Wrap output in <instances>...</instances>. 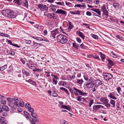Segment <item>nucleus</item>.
I'll return each instance as SVG.
<instances>
[{"label":"nucleus","instance_id":"nucleus-1","mask_svg":"<svg viewBox=\"0 0 124 124\" xmlns=\"http://www.w3.org/2000/svg\"><path fill=\"white\" fill-rule=\"evenodd\" d=\"M102 84V82L100 80H96L94 81H93L92 83L88 84L87 87L89 88H92V92H93L96 90H99L100 89H102V87H100Z\"/></svg>","mask_w":124,"mask_h":124},{"label":"nucleus","instance_id":"nucleus-2","mask_svg":"<svg viewBox=\"0 0 124 124\" xmlns=\"http://www.w3.org/2000/svg\"><path fill=\"white\" fill-rule=\"evenodd\" d=\"M1 13L4 16L9 18H15L16 16L15 12L10 10H3Z\"/></svg>","mask_w":124,"mask_h":124},{"label":"nucleus","instance_id":"nucleus-3","mask_svg":"<svg viewBox=\"0 0 124 124\" xmlns=\"http://www.w3.org/2000/svg\"><path fill=\"white\" fill-rule=\"evenodd\" d=\"M57 40L58 42L64 44L68 41V39L66 36L63 34H60L57 36Z\"/></svg>","mask_w":124,"mask_h":124},{"label":"nucleus","instance_id":"nucleus-4","mask_svg":"<svg viewBox=\"0 0 124 124\" xmlns=\"http://www.w3.org/2000/svg\"><path fill=\"white\" fill-rule=\"evenodd\" d=\"M103 75L104 79L107 81L109 80L113 77V75L112 74L104 72L103 73Z\"/></svg>","mask_w":124,"mask_h":124},{"label":"nucleus","instance_id":"nucleus-5","mask_svg":"<svg viewBox=\"0 0 124 124\" xmlns=\"http://www.w3.org/2000/svg\"><path fill=\"white\" fill-rule=\"evenodd\" d=\"M91 10L95 12L97 14H96V13H93L94 15L95 16L99 17L100 18L101 17L100 16H101V11L99 9L93 8V9H91Z\"/></svg>","mask_w":124,"mask_h":124},{"label":"nucleus","instance_id":"nucleus-6","mask_svg":"<svg viewBox=\"0 0 124 124\" xmlns=\"http://www.w3.org/2000/svg\"><path fill=\"white\" fill-rule=\"evenodd\" d=\"M37 6L38 8L41 11H43L44 10L47 11L48 10V8L46 6V5L39 4L37 5Z\"/></svg>","mask_w":124,"mask_h":124},{"label":"nucleus","instance_id":"nucleus-7","mask_svg":"<svg viewBox=\"0 0 124 124\" xmlns=\"http://www.w3.org/2000/svg\"><path fill=\"white\" fill-rule=\"evenodd\" d=\"M46 16L48 18L54 19H56L58 17V16L56 14L53 13H48L46 14Z\"/></svg>","mask_w":124,"mask_h":124},{"label":"nucleus","instance_id":"nucleus-8","mask_svg":"<svg viewBox=\"0 0 124 124\" xmlns=\"http://www.w3.org/2000/svg\"><path fill=\"white\" fill-rule=\"evenodd\" d=\"M84 79L86 81H87L88 83H87L86 84V86L87 87V85L88 84L91 83L93 81V80L91 77H90L88 76H85L84 77Z\"/></svg>","mask_w":124,"mask_h":124},{"label":"nucleus","instance_id":"nucleus-9","mask_svg":"<svg viewBox=\"0 0 124 124\" xmlns=\"http://www.w3.org/2000/svg\"><path fill=\"white\" fill-rule=\"evenodd\" d=\"M55 13L59 14H60L65 15L67 13L66 11L62 9H57V11L55 12Z\"/></svg>","mask_w":124,"mask_h":124},{"label":"nucleus","instance_id":"nucleus-10","mask_svg":"<svg viewBox=\"0 0 124 124\" xmlns=\"http://www.w3.org/2000/svg\"><path fill=\"white\" fill-rule=\"evenodd\" d=\"M5 117L0 116V123L1 124H8Z\"/></svg>","mask_w":124,"mask_h":124},{"label":"nucleus","instance_id":"nucleus-11","mask_svg":"<svg viewBox=\"0 0 124 124\" xmlns=\"http://www.w3.org/2000/svg\"><path fill=\"white\" fill-rule=\"evenodd\" d=\"M73 89L75 90H77V92H78L79 95L83 96L87 94V93L83 92L80 90L77 89L75 87H73Z\"/></svg>","mask_w":124,"mask_h":124},{"label":"nucleus","instance_id":"nucleus-12","mask_svg":"<svg viewBox=\"0 0 124 124\" xmlns=\"http://www.w3.org/2000/svg\"><path fill=\"white\" fill-rule=\"evenodd\" d=\"M114 93V92L110 93L108 95V97L114 100H116L117 98L115 97Z\"/></svg>","mask_w":124,"mask_h":124},{"label":"nucleus","instance_id":"nucleus-13","mask_svg":"<svg viewBox=\"0 0 124 124\" xmlns=\"http://www.w3.org/2000/svg\"><path fill=\"white\" fill-rule=\"evenodd\" d=\"M61 108H62L66 109L69 111L71 110V107L69 105H63L62 106Z\"/></svg>","mask_w":124,"mask_h":124},{"label":"nucleus","instance_id":"nucleus-14","mask_svg":"<svg viewBox=\"0 0 124 124\" xmlns=\"http://www.w3.org/2000/svg\"><path fill=\"white\" fill-rule=\"evenodd\" d=\"M107 60L108 62V64L109 65L111 66H113L115 64L116 62H113L111 60L108 58H107Z\"/></svg>","mask_w":124,"mask_h":124},{"label":"nucleus","instance_id":"nucleus-15","mask_svg":"<svg viewBox=\"0 0 124 124\" xmlns=\"http://www.w3.org/2000/svg\"><path fill=\"white\" fill-rule=\"evenodd\" d=\"M72 44V46L75 48L76 49H78L80 47L79 44L76 43L75 41H74V42H73Z\"/></svg>","mask_w":124,"mask_h":124},{"label":"nucleus","instance_id":"nucleus-16","mask_svg":"<svg viewBox=\"0 0 124 124\" xmlns=\"http://www.w3.org/2000/svg\"><path fill=\"white\" fill-rule=\"evenodd\" d=\"M32 38L35 39H36L39 41H46V39H43L42 38L40 37H37L36 36H33Z\"/></svg>","mask_w":124,"mask_h":124},{"label":"nucleus","instance_id":"nucleus-17","mask_svg":"<svg viewBox=\"0 0 124 124\" xmlns=\"http://www.w3.org/2000/svg\"><path fill=\"white\" fill-rule=\"evenodd\" d=\"M18 101L19 107L20 106L22 107H24V104L23 101L22 100L20 99H19Z\"/></svg>","mask_w":124,"mask_h":124},{"label":"nucleus","instance_id":"nucleus-18","mask_svg":"<svg viewBox=\"0 0 124 124\" xmlns=\"http://www.w3.org/2000/svg\"><path fill=\"white\" fill-rule=\"evenodd\" d=\"M25 81L26 82L30 83L32 85H34L35 86H36V82L31 79H29L28 80H26Z\"/></svg>","mask_w":124,"mask_h":124},{"label":"nucleus","instance_id":"nucleus-19","mask_svg":"<svg viewBox=\"0 0 124 124\" xmlns=\"http://www.w3.org/2000/svg\"><path fill=\"white\" fill-rule=\"evenodd\" d=\"M58 33V32L56 31H53L51 32V36L54 39L55 38V35Z\"/></svg>","mask_w":124,"mask_h":124},{"label":"nucleus","instance_id":"nucleus-20","mask_svg":"<svg viewBox=\"0 0 124 124\" xmlns=\"http://www.w3.org/2000/svg\"><path fill=\"white\" fill-rule=\"evenodd\" d=\"M93 111H97L99 108V105H94L93 107Z\"/></svg>","mask_w":124,"mask_h":124},{"label":"nucleus","instance_id":"nucleus-21","mask_svg":"<svg viewBox=\"0 0 124 124\" xmlns=\"http://www.w3.org/2000/svg\"><path fill=\"white\" fill-rule=\"evenodd\" d=\"M8 106H9L12 108L14 109H16L17 107L16 105H14L13 103H9L8 104Z\"/></svg>","mask_w":124,"mask_h":124},{"label":"nucleus","instance_id":"nucleus-22","mask_svg":"<svg viewBox=\"0 0 124 124\" xmlns=\"http://www.w3.org/2000/svg\"><path fill=\"white\" fill-rule=\"evenodd\" d=\"M22 0H14L13 2L18 5H22Z\"/></svg>","mask_w":124,"mask_h":124},{"label":"nucleus","instance_id":"nucleus-23","mask_svg":"<svg viewBox=\"0 0 124 124\" xmlns=\"http://www.w3.org/2000/svg\"><path fill=\"white\" fill-rule=\"evenodd\" d=\"M22 72L23 74L25 75L26 76H29L30 75V74L29 73V72L24 69L22 70Z\"/></svg>","mask_w":124,"mask_h":124},{"label":"nucleus","instance_id":"nucleus-24","mask_svg":"<svg viewBox=\"0 0 124 124\" xmlns=\"http://www.w3.org/2000/svg\"><path fill=\"white\" fill-rule=\"evenodd\" d=\"M22 5L26 7H27L28 5V1L27 0H24L23 1H22Z\"/></svg>","mask_w":124,"mask_h":124},{"label":"nucleus","instance_id":"nucleus-25","mask_svg":"<svg viewBox=\"0 0 124 124\" xmlns=\"http://www.w3.org/2000/svg\"><path fill=\"white\" fill-rule=\"evenodd\" d=\"M77 33L78 35L83 39H84L85 38V36L84 35V34L82 32L79 31Z\"/></svg>","mask_w":124,"mask_h":124},{"label":"nucleus","instance_id":"nucleus-26","mask_svg":"<svg viewBox=\"0 0 124 124\" xmlns=\"http://www.w3.org/2000/svg\"><path fill=\"white\" fill-rule=\"evenodd\" d=\"M2 108L3 111L4 110L6 111H8L9 110V109L8 107L5 105H3L2 106Z\"/></svg>","mask_w":124,"mask_h":124},{"label":"nucleus","instance_id":"nucleus-27","mask_svg":"<svg viewBox=\"0 0 124 124\" xmlns=\"http://www.w3.org/2000/svg\"><path fill=\"white\" fill-rule=\"evenodd\" d=\"M7 52L8 53L11 54V55H15L14 52L11 49H10V50H8L7 51Z\"/></svg>","mask_w":124,"mask_h":124},{"label":"nucleus","instance_id":"nucleus-28","mask_svg":"<svg viewBox=\"0 0 124 124\" xmlns=\"http://www.w3.org/2000/svg\"><path fill=\"white\" fill-rule=\"evenodd\" d=\"M24 113L26 116L27 118L29 119V118L30 119V118H32V117H31L30 114L27 112L24 111Z\"/></svg>","mask_w":124,"mask_h":124},{"label":"nucleus","instance_id":"nucleus-29","mask_svg":"<svg viewBox=\"0 0 124 124\" xmlns=\"http://www.w3.org/2000/svg\"><path fill=\"white\" fill-rule=\"evenodd\" d=\"M35 64H30L29 65H27L28 67L30 69L33 70L35 68V66H34Z\"/></svg>","mask_w":124,"mask_h":124},{"label":"nucleus","instance_id":"nucleus-30","mask_svg":"<svg viewBox=\"0 0 124 124\" xmlns=\"http://www.w3.org/2000/svg\"><path fill=\"white\" fill-rule=\"evenodd\" d=\"M109 103L111 104V105H112L113 107H115L116 102L115 100L112 99H111Z\"/></svg>","mask_w":124,"mask_h":124},{"label":"nucleus","instance_id":"nucleus-31","mask_svg":"<svg viewBox=\"0 0 124 124\" xmlns=\"http://www.w3.org/2000/svg\"><path fill=\"white\" fill-rule=\"evenodd\" d=\"M75 81L76 82L79 83L80 84H81L83 82V81L82 79H76Z\"/></svg>","mask_w":124,"mask_h":124},{"label":"nucleus","instance_id":"nucleus-32","mask_svg":"<svg viewBox=\"0 0 124 124\" xmlns=\"http://www.w3.org/2000/svg\"><path fill=\"white\" fill-rule=\"evenodd\" d=\"M31 115L32 116L35 118H36L38 116L37 113L34 112L31 113Z\"/></svg>","mask_w":124,"mask_h":124},{"label":"nucleus","instance_id":"nucleus-33","mask_svg":"<svg viewBox=\"0 0 124 124\" xmlns=\"http://www.w3.org/2000/svg\"><path fill=\"white\" fill-rule=\"evenodd\" d=\"M92 57L94 59H97L98 60L100 61V59L99 58V56L96 54H95L93 55H92Z\"/></svg>","mask_w":124,"mask_h":124},{"label":"nucleus","instance_id":"nucleus-34","mask_svg":"<svg viewBox=\"0 0 124 124\" xmlns=\"http://www.w3.org/2000/svg\"><path fill=\"white\" fill-rule=\"evenodd\" d=\"M65 2L66 5L68 6L69 7H72L73 6V5H72V3L66 1H65Z\"/></svg>","mask_w":124,"mask_h":124},{"label":"nucleus","instance_id":"nucleus-35","mask_svg":"<svg viewBox=\"0 0 124 124\" xmlns=\"http://www.w3.org/2000/svg\"><path fill=\"white\" fill-rule=\"evenodd\" d=\"M113 6L115 8H117L119 7V4L118 3H113Z\"/></svg>","mask_w":124,"mask_h":124},{"label":"nucleus","instance_id":"nucleus-36","mask_svg":"<svg viewBox=\"0 0 124 124\" xmlns=\"http://www.w3.org/2000/svg\"><path fill=\"white\" fill-rule=\"evenodd\" d=\"M7 64L3 66L0 67V71H3L4 69L7 68Z\"/></svg>","mask_w":124,"mask_h":124},{"label":"nucleus","instance_id":"nucleus-37","mask_svg":"<svg viewBox=\"0 0 124 124\" xmlns=\"http://www.w3.org/2000/svg\"><path fill=\"white\" fill-rule=\"evenodd\" d=\"M34 47L36 48H38V47H39V46L38 45V43L35 42L34 41H33V42Z\"/></svg>","mask_w":124,"mask_h":124},{"label":"nucleus","instance_id":"nucleus-38","mask_svg":"<svg viewBox=\"0 0 124 124\" xmlns=\"http://www.w3.org/2000/svg\"><path fill=\"white\" fill-rule=\"evenodd\" d=\"M68 23L69 24V27L68 29L71 30L73 28V26L71 25V23L70 21H68Z\"/></svg>","mask_w":124,"mask_h":124},{"label":"nucleus","instance_id":"nucleus-39","mask_svg":"<svg viewBox=\"0 0 124 124\" xmlns=\"http://www.w3.org/2000/svg\"><path fill=\"white\" fill-rule=\"evenodd\" d=\"M103 14L106 16L107 17H108V12L106 9L104 11H103Z\"/></svg>","mask_w":124,"mask_h":124},{"label":"nucleus","instance_id":"nucleus-40","mask_svg":"<svg viewBox=\"0 0 124 124\" xmlns=\"http://www.w3.org/2000/svg\"><path fill=\"white\" fill-rule=\"evenodd\" d=\"M105 55L102 54L101 55V60L103 62H104V60L105 58Z\"/></svg>","mask_w":124,"mask_h":124},{"label":"nucleus","instance_id":"nucleus-41","mask_svg":"<svg viewBox=\"0 0 124 124\" xmlns=\"http://www.w3.org/2000/svg\"><path fill=\"white\" fill-rule=\"evenodd\" d=\"M7 100L8 102H10V103H12V102L13 101L12 98L9 97H8L7 98Z\"/></svg>","mask_w":124,"mask_h":124},{"label":"nucleus","instance_id":"nucleus-42","mask_svg":"<svg viewBox=\"0 0 124 124\" xmlns=\"http://www.w3.org/2000/svg\"><path fill=\"white\" fill-rule=\"evenodd\" d=\"M79 46L82 49H85L86 48V46H85L83 43L81 44Z\"/></svg>","mask_w":124,"mask_h":124},{"label":"nucleus","instance_id":"nucleus-43","mask_svg":"<svg viewBox=\"0 0 124 124\" xmlns=\"http://www.w3.org/2000/svg\"><path fill=\"white\" fill-rule=\"evenodd\" d=\"M28 110L31 113L34 112V109L31 107H30L29 108H28Z\"/></svg>","mask_w":124,"mask_h":124},{"label":"nucleus","instance_id":"nucleus-44","mask_svg":"<svg viewBox=\"0 0 124 124\" xmlns=\"http://www.w3.org/2000/svg\"><path fill=\"white\" fill-rule=\"evenodd\" d=\"M32 61L31 60H29L26 63V65H29L30 64H33L32 63Z\"/></svg>","mask_w":124,"mask_h":124},{"label":"nucleus","instance_id":"nucleus-45","mask_svg":"<svg viewBox=\"0 0 124 124\" xmlns=\"http://www.w3.org/2000/svg\"><path fill=\"white\" fill-rule=\"evenodd\" d=\"M63 81H61L58 82V85L60 86L62 85L64 86V84H63Z\"/></svg>","mask_w":124,"mask_h":124},{"label":"nucleus","instance_id":"nucleus-46","mask_svg":"<svg viewBox=\"0 0 124 124\" xmlns=\"http://www.w3.org/2000/svg\"><path fill=\"white\" fill-rule=\"evenodd\" d=\"M30 120L31 123V124H36L34 120L32 118H30Z\"/></svg>","mask_w":124,"mask_h":124},{"label":"nucleus","instance_id":"nucleus-47","mask_svg":"<svg viewBox=\"0 0 124 124\" xmlns=\"http://www.w3.org/2000/svg\"><path fill=\"white\" fill-rule=\"evenodd\" d=\"M101 11H102L103 12V11H104L106 9V7L104 6H102L101 7Z\"/></svg>","mask_w":124,"mask_h":124},{"label":"nucleus","instance_id":"nucleus-48","mask_svg":"<svg viewBox=\"0 0 124 124\" xmlns=\"http://www.w3.org/2000/svg\"><path fill=\"white\" fill-rule=\"evenodd\" d=\"M64 91L68 95H69L70 94L69 92L68 91V90L66 89V88H65L64 89Z\"/></svg>","mask_w":124,"mask_h":124},{"label":"nucleus","instance_id":"nucleus-49","mask_svg":"<svg viewBox=\"0 0 124 124\" xmlns=\"http://www.w3.org/2000/svg\"><path fill=\"white\" fill-rule=\"evenodd\" d=\"M25 107L28 109L30 107H31V105L29 103H26L25 105Z\"/></svg>","mask_w":124,"mask_h":124},{"label":"nucleus","instance_id":"nucleus-50","mask_svg":"<svg viewBox=\"0 0 124 124\" xmlns=\"http://www.w3.org/2000/svg\"><path fill=\"white\" fill-rule=\"evenodd\" d=\"M92 37L95 39H98V37L97 35L95 34H93L92 35Z\"/></svg>","mask_w":124,"mask_h":124},{"label":"nucleus","instance_id":"nucleus-51","mask_svg":"<svg viewBox=\"0 0 124 124\" xmlns=\"http://www.w3.org/2000/svg\"><path fill=\"white\" fill-rule=\"evenodd\" d=\"M25 42L27 44H30L31 43V41L30 40H26Z\"/></svg>","mask_w":124,"mask_h":124},{"label":"nucleus","instance_id":"nucleus-52","mask_svg":"<svg viewBox=\"0 0 124 124\" xmlns=\"http://www.w3.org/2000/svg\"><path fill=\"white\" fill-rule=\"evenodd\" d=\"M0 102L2 104H6V101L4 100H3L2 99L1 100Z\"/></svg>","mask_w":124,"mask_h":124},{"label":"nucleus","instance_id":"nucleus-53","mask_svg":"<svg viewBox=\"0 0 124 124\" xmlns=\"http://www.w3.org/2000/svg\"><path fill=\"white\" fill-rule=\"evenodd\" d=\"M83 25H84L86 26L87 27V28H88V29H90V28L89 26L90 25L87 24L85 23H83Z\"/></svg>","mask_w":124,"mask_h":124},{"label":"nucleus","instance_id":"nucleus-54","mask_svg":"<svg viewBox=\"0 0 124 124\" xmlns=\"http://www.w3.org/2000/svg\"><path fill=\"white\" fill-rule=\"evenodd\" d=\"M19 101L18 100L17 101H16L14 103V104L16 106H17L18 107H19Z\"/></svg>","mask_w":124,"mask_h":124},{"label":"nucleus","instance_id":"nucleus-55","mask_svg":"<svg viewBox=\"0 0 124 124\" xmlns=\"http://www.w3.org/2000/svg\"><path fill=\"white\" fill-rule=\"evenodd\" d=\"M76 40L79 43H80L81 42V39L77 37L76 38Z\"/></svg>","mask_w":124,"mask_h":124},{"label":"nucleus","instance_id":"nucleus-56","mask_svg":"<svg viewBox=\"0 0 124 124\" xmlns=\"http://www.w3.org/2000/svg\"><path fill=\"white\" fill-rule=\"evenodd\" d=\"M93 101H94L93 100H89V104L92 105L94 103Z\"/></svg>","mask_w":124,"mask_h":124},{"label":"nucleus","instance_id":"nucleus-57","mask_svg":"<svg viewBox=\"0 0 124 124\" xmlns=\"http://www.w3.org/2000/svg\"><path fill=\"white\" fill-rule=\"evenodd\" d=\"M69 89L71 94H72V93H73L74 91L72 89V88H69Z\"/></svg>","mask_w":124,"mask_h":124},{"label":"nucleus","instance_id":"nucleus-58","mask_svg":"<svg viewBox=\"0 0 124 124\" xmlns=\"http://www.w3.org/2000/svg\"><path fill=\"white\" fill-rule=\"evenodd\" d=\"M108 100L107 98H105L104 99V101L103 102L104 104L107 103H108Z\"/></svg>","mask_w":124,"mask_h":124},{"label":"nucleus","instance_id":"nucleus-59","mask_svg":"<svg viewBox=\"0 0 124 124\" xmlns=\"http://www.w3.org/2000/svg\"><path fill=\"white\" fill-rule=\"evenodd\" d=\"M117 92L119 93L120 91H121V88L120 87H118L117 88Z\"/></svg>","mask_w":124,"mask_h":124},{"label":"nucleus","instance_id":"nucleus-60","mask_svg":"<svg viewBox=\"0 0 124 124\" xmlns=\"http://www.w3.org/2000/svg\"><path fill=\"white\" fill-rule=\"evenodd\" d=\"M2 115L4 116H7L8 114H7V113L6 112H3L2 114Z\"/></svg>","mask_w":124,"mask_h":124},{"label":"nucleus","instance_id":"nucleus-61","mask_svg":"<svg viewBox=\"0 0 124 124\" xmlns=\"http://www.w3.org/2000/svg\"><path fill=\"white\" fill-rule=\"evenodd\" d=\"M57 95L58 94L55 92V91L54 92L52 93V96L54 97H56Z\"/></svg>","mask_w":124,"mask_h":124},{"label":"nucleus","instance_id":"nucleus-62","mask_svg":"<svg viewBox=\"0 0 124 124\" xmlns=\"http://www.w3.org/2000/svg\"><path fill=\"white\" fill-rule=\"evenodd\" d=\"M75 14L80 15V14L79 11L75 10Z\"/></svg>","mask_w":124,"mask_h":124},{"label":"nucleus","instance_id":"nucleus-63","mask_svg":"<svg viewBox=\"0 0 124 124\" xmlns=\"http://www.w3.org/2000/svg\"><path fill=\"white\" fill-rule=\"evenodd\" d=\"M86 15L87 16H90L92 15V14L90 12L87 11L86 12Z\"/></svg>","mask_w":124,"mask_h":124},{"label":"nucleus","instance_id":"nucleus-64","mask_svg":"<svg viewBox=\"0 0 124 124\" xmlns=\"http://www.w3.org/2000/svg\"><path fill=\"white\" fill-rule=\"evenodd\" d=\"M61 122H62V124L63 123L64 124H68L67 122L64 120H62Z\"/></svg>","mask_w":124,"mask_h":124}]
</instances>
